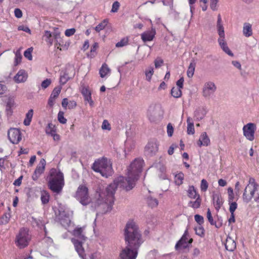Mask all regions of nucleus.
<instances>
[{
    "mask_svg": "<svg viewBox=\"0 0 259 259\" xmlns=\"http://www.w3.org/2000/svg\"><path fill=\"white\" fill-rule=\"evenodd\" d=\"M184 174L182 172H180L175 176V181L176 185L180 186L183 182Z\"/></svg>",
    "mask_w": 259,
    "mask_h": 259,
    "instance_id": "4c0bfd02",
    "label": "nucleus"
},
{
    "mask_svg": "<svg viewBox=\"0 0 259 259\" xmlns=\"http://www.w3.org/2000/svg\"><path fill=\"white\" fill-rule=\"evenodd\" d=\"M210 144V140L206 133L203 132L200 136L197 145L199 147L207 146Z\"/></svg>",
    "mask_w": 259,
    "mask_h": 259,
    "instance_id": "412c9836",
    "label": "nucleus"
},
{
    "mask_svg": "<svg viewBox=\"0 0 259 259\" xmlns=\"http://www.w3.org/2000/svg\"><path fill=\"white\" fill-rule=\"evenodd\" d=\"M212 200L215 209L218 210L223 203V198L219 194H213L212 195Z\"/></svg>",
    "mask_w": 259,
    "mask_h": 259,
    "instance_id": "b1692460",
    "label": "nucleus"
},
{
    "mask_svg": "<svg viewBox=\"0 0 259 259\" xmlns=\"http://www.w3.org/2000/svg\"><path fill=\"white\" fill-rule=\"evenodd\" d=\"M217 89V86L214 82L207 81L203 85L202 89V96L206 99H210L214 95Z\"/></svg>",
    "mask_w": 259,
    "mask_h": 259,
    "instance_id": "9b49d317",
    "label": "nucleus"
},
{
    "mask_svg": "<svg viewBox=\"0 0 259 259\" xmlns=\"http://www.w3.org/2000/svg\"><path fill=\"white\" fill-rule=\"evenodd\" d=\"M76 199L83 205H87L91 202L94 204V207H101L103 210V213H106L105 210L107 209L106 206H104L103 203L107 202L105 193L97 192L96 194V198L94 201H92L89 196L88 188L84 185H80L78 187L75 195Z\"/></svg>",
    "mask_w": 259,
    "mask_h": 259,
    "instance_id": "7ed1b4c3",
    "label": "nucleus"
},
{
    "mask_svg": "<svg viewBox=\"0 0 259 259\" xmlns=\"http://www.w3.org/2000/svg\"><path fill=\"white\" fill-rule=\"evenodd\" d=\"M75 32V29L74 28L68 29L65 31V34L66 36H70L73 35Z\"/></svg>",
    "mask_w": 259,
    "mask_h": 259,
    "instance_id": "338daca9",
    "label": "nucleus"
},
{
    "mask_svg": "<svg viewBox=\"0 0 259 259\" xmlns=\"http://www.w3.org/2000/svg\"><path fill=\"white\" fill-rule=\"evenodd\" d=\"M128 44V39L126 38H124L122 39L120 41L118 42L116 44V47L117 48L119 47H122L126 45H127Z\"/></svg>",
    "mask_w": 259,
    "mask_h": 259,
    "instance_id": "6e6d98bb",
    "label": "nucleus"
},
{
    "mask_svg": "<svg viewBox=\"0 0 259 259\" xmlns=\"http://www.w3.org/2000/svg\"><path fill=\"white\" fill-rule=\"evenodd\" d=\"M148 206L151 208L156 207L158 205V200L151 196H148L146 200Z\"/></svg>",
    "mask_w": 259,
    "mask_h": 259,
    "instance_id": "c756f323",
    "label": "nucleus"
},
{
    "mask_svg": "<svg viewBox=\"0 0 259 259\" xmlns=\"http://www.w3.org/2000/svg\"><path fill=\"white\" fill-rule=\"evenodd\" d=\"M158 145L156 141H149L145 148V153L148 156H152L155 155L158 149Z\"/></svg>",
    "mask_w": 259,
    "mask_h": 259,
    "instance_id": "4468645a",
    "label": "nucleus"
},
{
    "mask_svg": "<svg viewBox=\"0 0 259 259\" xmlns=\"http://www.w3.org/2000/svg\"><path fill=\"white\" fill-rule=\"evenodd\" d=\"M206 217L209 221V223L211 225L215 226V227L217 228H219L222 226V223H217L215 221H213V218L212 217L211 211L209 208L207 209Z\"/></svg>",
    "mask_w": 259,
    "mask_h": 259,
    "instance_id": "c85d7f7f",
    "label": "nucleus"
},
{
    "mask_svg": "<svg viewBox=\"0 0 259 259\" xmlns=\"http://www.w3.org/2000/svg\"><path fill=\"white\" fill-rule=\"evenodd\" d=\"M46 132L50 135H54V133H56L54 126L52 123H49L48 124L46 128Z\"/></svg>",
    "mask_w": 259,
    "mask_h": 259,
    "instance_id": "c03bdc74",
    "label": "nucleus"
},
{
    "mask_svg": "<svg viewBox=\"0 0 259 259\" xmlns=\"http://www.w3.org/2000/svg\"><path fill=\"white\" fill-rule=\"evenodd\" d=\"M81 93L84 97V100L89 103L91 107H93L94 103L92 99L91 92L89 87L85 86L82 87L81 90Z\"/></svg>",
    "mask_w": 259,
    "mask_h": 259,
    "instance_id": "a211bd4d",
    "label": "nucleus"
},
{
    "mask_svg": "<svg viewBox=\"0 0 259 259\" xmlns=\"http://www.w3.org/2000/svg\"><path fill=\"white\" fill-rule=\"evenodd\" d=\"M33 223L35 224L39 228L43 227L45 233H46V227L44 226V223L40 219H34Z\"/></svg>",
    "mask_w": 259,
    "mask_h": 259,
    "instance_id": "8fccbe9b",
    "label": "nucleus"
},
{
    "mask_svg": "<svg viewBox=\"0 0 259 259\" xmlns=\"http://www.w3.org/2000/svg\"><path fill=\"white\" fill-rule=\"evenodd\" d=\"M10 214H5L0 218V225L7 224L10 220Z\"/></svg>",
    "mask_w": 259,
    "mask_h": 259,
    "instance_id": "de8ad7c7",
    "label": "nucleus"
},
{
    "mask_svg": "<svg viewBox=\"0 0 259 259\" xmlns=\"http://www.w3.org/2000/svg\"><path fill=\"white\" fill-rule=\"evenodd\" d=\"M64 185V176L60 170L52 168L50 170V177L48 186L54 193H59Z\"/></svg>",
    "mask_w": 259,
    "mask_h": 259,
    "instance_id": "39448f33",
    "label": "nucleus"
},
{
    "mask_svg": "<svg viewBox=\"0 0 259 259\" xmlns=\"http://www.w3.org/2000/svg\"><path fill=\"white\" fill-rule=\"evenodd\" d=\"M240 72V74L243 77H245L249 73V70L247 66H237Z\"/></svg>",
    "mask_w": 259,
    "mask_h": 259,
    "instance_id": "58836bf2",
    "label": "nucleus"
},
{
    "mask_svg": "<svg viewBox=\"0 0 259 259\" xmlns=\"http://www.w3.org/2000/svg\"><path fill=\"white\" fill-rule=\"evenodd\" d=\"M40 199L42 204H47L50 200V194L49 192L45 190L41 191L40 192Z\"/></svg>",
    "mask_w": 259,
    "mask_h": 259,
    "instance_id": "2f4dec72",
    "label": "nucleus"
},
{
    "mask_svg": "<svg viewBox=\"0 0 259 259\" xmlns=\"http://www.w3.org/2000/svg\"><path fill=\"white\" fill-rule=\"evenodd\" d=\"M108 21L106 19L104 20L102 22L99 23L97 26L95 27V30L99 32L101 30H103L107 26Z\"/></svg>",
    "mask_w": 259,
    "mask_h": 259,
    "instance_id": "a19ab883",
    "label": "nucleus"
},
{
    "mask_svg": "<svg viewBox=\"0 0 259 259\" xmlns=\"http://www.w3.org/2000/svg\"><path fill=\"white\" fill-rule=\"evenodd\" d=\"M21 49H19L15 53V61L16 64H19L21 62L22 59V55L20 53Z\"/></svg>",
    "mask_w": 259,
    "mask_h": 259,
    "instance_id": "4d7b16f0",
    "label": "nucleus"
},
{
    "mask_svg": "<svg viewBox=\"0 0 259 259\" xmlns=\"http://www.w3.org/2000/svg\"><path fill=\"white\" fill-rule=\"evenodd\" d=\"M72 73L69 74L68 72H64L63 74L60 75V82L62 84H64L66 82L74 75V71L73 68H70Z\"/></svg>",
    "mask_w": 259,
    "mask_h": 259,
    "instance_id": "a878e982",
    "label": "nucleus"
},
{
    "mask_svg": "<svg viewBox=\"0 0 259 259\" xmlns=\"http://www.w3.org/2000/svg\"><path fill=\"white\" fill-rule=\"evenodd\" d=\"M102 128L104 130L110 131L111 126L107 120H104L102 124Z\"/></svg>",
    "mask_w": 259,
    "mask_h": 259,
    "instance_id": "680f3d73",
    "label": "nucleus"
},
{
    "mask_svg": "<svg viewBox=\"0 0 259 259\" xmlns=\"http://www.w3.org/2000/svg\"><path fill=\"white\" fill-rule=\"evenodd\" d=\"M195 221L201 226L204 223L203 217L199 214H196L194 215Z\"/></svg>",
    "mask_w": 259,
    "mask_h": 259,
    "instance_id": "13d9d810",
    "label": "nucleus"
},
{
    "mask_svg": "<svg viewBox=\"0 0 259 259\" xmlns=\"http://www.w3.org/2000/svg\"><path fill=\"white\" fill-rule=\"evenodd\" d=\"M119 3L117 1L114 2L112 4L111 12L113 13L117 12L119 9Z\"/></svg>",
    "mask_w": 259,
    "mask_h": 259,
    "instance_id": "052dcab7",
    "label": "nucleus"
},
{
    "mask_svg": "<svg viewBox=\"0 0 259 259\" xmlns=\"http://www.w3.org/2000/svg\"><path fill=\"white\" fill-rule=\"evenodd\" d=\"M64 113L63 111H60L58 114V120L62 124H65L67 122V119L64 116Z\"/></svg>",
    "mask_w": 259,
    "mask_h": 259,
    "instance_id": "a18cd8bd",
    "label": "nucleus"
},
{
    "mask_svg": "<svg viewBox=\"0 0 259 259\" xmlns=\"http://www.w3.org/2000/svg\"><path fill=\"white\" fill-rule=\"evenodd\" d=\"M171 94L174 98H179L182 95L181 89L177 87H173L171 90Z\"/></svg>",
    "mask_w": 259,
    "mask_h": 259,
    "instance_id": "e433bc0d",
    "label": "nucleus"
},
{
    "mask_svg": "<svg viewBox=\"0 0 259 259\" xmlns=\"http://www.w3.org/2000/svg\"><path fill=\"white\" fill-rule=\"evenodd\" d=\"M242 198L246 203L253 198L254 202L259 205V185L254 178H249L248 183L244 190Z\"/></svg>",
    "mask_w": 259,
    "mask_h": 259,
    "instance_id": "20e7f679",
    "label": "nucleus"
},
{
    "mask_svg": "<svg viewBox=\"0 0 259 259\" xmlns=\"http://www.w3.org/2000/svg\"><path fill=\"white\" fill-rule=\"evenodd\" d=\"M51 83V80L50 79H46L41 82V86L43 89H46L48 87Z\"/></svg>",
    "mask_w": 259,
    "mask_h": 259,
    "instance_id": "69168bd1",
    "label": "nucleus"
},
{
    "mask_svg": "<svg viewBox=\"0 0 259 259\" xmlns=\"http://www.w3.org/2000/svg\"><path fill=\"white\" fill-rule=\"evenodd\" d=\"M155 34V29L152 28L151 30L146 31L141 34V39L144 42L152 41Z\"/></svg>",
    "mask_w": 259,
    "mask_h": 259,
    "instance_id": "6ab92c4d",
    "label": "nucleus"
},
{
    "mask_svg": "<svg viewBox=\"0 0 259 259\" xmlns=\"http://www.w3.org/2000/svg\"><path fill=\"white\" fill-rule=\"evenodd\" d=\"M124 236L127 245L121 249L118 259H136L138 249L143 241L136 222L130 221L127 223L124 229Z\"/></svg>",
    "mask_w": 259,
    "mask_h": 259,
    "instance_id": "f257e3e1",
    "label": "nucleus"
},
{
    "mask_svg": "<svg viewBox=\"0 0 259 259\" xmlns=\"http://www.w3.org/2000/svg\"><path fill=\"white\" fill-rule=\"evenodd\" d=\"M187 134L188 135H193L195 133V129L193 119L191 117H188L187 119Z\"/></svg>",
    "mask_w": 259,
    "mask_h": 259,
    "instance_id": "cd10ccee",
    "label": "nucleus"
},
{
    "mask_svg": "<svg viewBox=\"0 0 259 259\" xmlns=\"http://www.w3.org/2000/svg\"><path fill=\"white\" fill-rule=\"evenodd\" d=\"M184 81V78L183 77H181L177 82L176 85H177V88H179L182 89L183 88V83Z\"/></svg>",
    "mask_w": 259,
    "mask_h": 259,
    "instance_id": "774afa93",
    "label": "nucleus"
},
{
    "mask_svg": "<svg viewBox=\"0 0 259 259\" xmlns=\"http://www.w3.org/2000/svg\"><path fill=\"white\" fill-rule=\"evenodd\" d=\"M46 160L44 159H41L39 164L37 166L32 176V178L34 181H36L40 176L44 172Z\"/></svg>",
    "mask_w": 259,
    "mask_h": 259,
    "instance_id": "f3484780",
    "label": "nucleus"
},
{
    "mask_svg": "<svg viewBox=\"0 0 259 259\" xmlns=\"http://www.w3.org/2000/svg\"><path fill=\"white\" fill-rule=\"evenodd\" d=\"M31 239L29 230L26 228H22L16 236L15 243L18 248L23 249L29 245Z\"/></svg>",
    "mask_w": 259,
    "mask_h": 259,
    "instance_id": "0eeeda50",
    "label": "nucleus"
},
{
    "mask_svg": "<svg viewBox=\"0 0 259 259\" xmlns=\"http://www.w3.org/2000/svg\"><path fill=\"white\" fill-rule=\"evenodd\" d=\"M73 238H76L79 240L85 241L86 237L83 233L82 228H76L73 231Z\"/></svg>",
    "mask_w": 259,
    "mask_h": 259,
    "instance_id": "5701e85b",
    "label": "nucleus"
},
{
    "mask_svg": "<svg viewBox=\"0 0 259 259\" xmlns=\"http://www.w3.org/2000/svg\"><path fill=\"white\" fill-rule=\"evenodd\" d=\"M188 195L191 199H195L197 196H200L194 186H190L188 190Z\"/></svg>",
    "mask_w": 259,
    "mask_h": 259,
    "instance_id": "c9c22d12",
    "label": "nucleus"
},
{
    "mask_svg": "<svg viewBox=\"0 0 259 259\" xmlns=\"http://www.w3.org/2000/svg\"><path fill=\"white\" fill-rule=\"evenodd\" d=\"M52 33V36L53 38H54L55 40L56 41L57 44L58 42L60 45V41L61 39L60 37V32L58 30V29L57 28H55L54 29V31Z\"/></svg>",
    "mask_w": 259,
    "mask_h": 259,
    "instance_id": "79ce46f5",
    "label": "nucleus"
},
{
    "mask_svg": "<svg viewBox=\"0 0 259 259\" xmlns=\"http://www.w3.org/2000/svg\"><path fill=\"white\" fill-rule=\"evenodd\" d=\"M230 207H229V210L231 212V214H233L234 213V211H235L237 207V204L236 202H234L232 201L231 202H229Z\"/></svg>",
    "mask_w": 259,
    "mask_h": 259,
    "instance_id": "603ef678",
    "label": "nucleus"
},
{
    "mask_svg": "<svg viewBox=\"0 0 259 259\" xmlns=\"http://www.w3.org/2000/svg\"><path fill=\"white\" fill-rule=\"evenodd\" d=\"M195 201H190L188 203V206L194 209L198 208L201 203V199L200 196H197Z\"/></svg>",
    "mask_w": 259,
    "mask_h": 259,
    "instance_id": "473e14b6",
    "label": "nucleus"
},
{
    "mask_svg": "<svg viewBox=\"0 0 259 259\" xmlns=\"http://www.w3.org/2000/svg\"><path fill=\"white\" fill-rule=\"evenodd\" d=\"M144 160L140 158L134 159L127 167V175L129 178H134L138 180L140 174L142 172L144 166Z\"/></svg>",
    "mask_w": 259,
    "mask_h": 259,
    "instance_id": "1a4fd4ad",
    "label": "nucleus"
},
{
    "mask_svg": "<svg viewBox=\"0 0 259 259\" xmlns=\"http://www.w3.org/2000/svg\"><path fill=\"white\" fill-rule=\"evenodd\" d=\"M195 71L194 66H189L187 70V74L188 77L191 78L193 76Z\"/></svg>",
    "mask_w": 259,
    "mask_h": 259,
    "instance_id": "0e129e2a",
    "label": "nucleus"
},
{
    "mask_svg": "<svg viewBox=\"0 0 259 259\" xmlns=\"http://www.w3.org/2000/svg\"><path fill=\"white\" fill-rule=\"evenodd\" d=\"M163 113V110L160 105L152 104L148 108L147 116L151 122H156L162 119Z\"/></svg>",
    "mask_w": 259,
    "mask_h": 259,
    "instance_id": "9d476101",
    "label": "nucleus"
},
{
    "mask_svg": "<svg viewBox=\"0 0 259 259\" xmlns=\"http://www.w3.org/2000/svg\"><path fill=\"white\" fill-rule=\"evenodd\" d=\"M60 92H61V88H55L53 90L50 96L53 97V98L56 99L58 97Z\"/></svg>",
    "mask_w": 259,
    "mask_h": 259,
    "instance_id": "864d4df0",
    "label": "nucleus"
},
{
    "mask_svg": "<svg viewBox=\"0 0 259 259\" xmlns=\"http://www.w3.org/2000/svg\"><path fill=\"white\" fill-rule=\"evenodd\" d=\"M45 41L50 46L52 45L53 43V38L52 36V33L48 30L45 31V33L43 36Z\"/></svg>",
    "mask_w": 259,
    "mask_h": 259,
    "instance_id": "f704fd0d",
    "label": "nucleus"
},
{
    "mask_svg": "<svg viewBox=\"0 0 259 259\" xmlns=\"http://www.w3.org/2000/svg\"><path fill=\"white\" fill-rule=\"evenodd\" d=\"M256 129V125L254 123L250 122L246 124L242 128L244 136L250 141H253Z\"/></svg>",
    "mask_w": 259,
    "mask_h": 259,
    "instance_id": "f8f14e48",
    "label": "nucleus"
},
{
    "mask_svg": "<svg viewBox=\"0 0 259 259\" xmlns=\"http://www.w3.org/2000/svg\"><path fill=\"white\" fill-rule=\"evenodd\" d=\"M217 28L219 35L218 39L219 44L222 50L229 56H233V54L227 46V44L225 40L224 28L223 24L222 18L220 14L218 15L217 22Z\"/></svg>",
    "mask_w": 259,
    "mask_h": 259,
    "instance_id": "6e6552de",
    "label": "nucleus"
},
{
    "mask_svg": "<svg viewBox=\"0 0 259 259\" xmlns=\"http://www.w3.org/2000/svg\"><path fill=\"white\" fill-rule=\"evenodd\" d=\"M10 141L14 144H18L21 140L22 136L20 131L17 128H11L8 132Z\"/></svg>",
    "mask_w": 259,
    "mask_h": 259,
    "instance_id": "ddd939ff",
    "label": "nucleus"
},
{
    "mask_svg": "<svg viewBox=\"0 0 259 259\" xmlns=\"http://www.w3.org/2000/svg\"><path fill=\"white\" fill-rule=\"evenodd\" d=\"M33 51L32 48H29L27 49L24 53V57L28 59L29 60H31L32 59V52Z\"/></svg>",
    "mask_w": 259,
    "mask_h": 259,
    "instance_id": "09e8293b",
    "label": "nucleus"
},
{
    "mask_svg": "<svg viewBox=\"0 0 259 259\" xmlns=\"http://www.w3.org/2000/svg\"><path fill=\"white\" fill-rule=\"evenodd\" d=\"M146 79L147 81H150L154 73V69L152 67H149L145 71Z\"/></svg>",
    "mask_w": 259,
    "mask_h": 259,
    "instance_id": "ea45409f",
    "label": "nucleus"
},
{
    "mask_svg": "<svg viewBox=\"0 0 259 259\" xmlns=\"http://www.w3.org/2000/svg\"><path fill=\"white\" fill-rule=\"evenodd\" d=\"M236 247V244L234 240L230 237H227L225 243L226 249L229 251H233Z\"/></svg>",
    "mask_w": 259,
    "mask_h": 259,
    "instance_id": "393cba45",
    "label": "nucleus"
},
{
    "mask_svg": "<svg viewBox=\"0 0 259 259\" xmlns=\"http://www.w3.org/2000/svg\"><path fill=\"white\" fill-rule=\"evenodd\" d=\"M137 181L134 178H129L127 175L126 178L119 176L115 179L113 183L110 184L106 188L107 194L105 195V197L107 202L103 203V205L107 207L105 212H108L112 209L114 202V194L116 188H119L126 191H130L135 187Z\"/></svg>",
    "mask_w": 259,
    "mask_h": 259,
    "instance_id": "f03ea898",
    "label": "nucleus"
},
{
    "mask_svg": "<svg viewBox=\"0 0 259 259\" xmlns=\"http://www.w3.org/2000/svg\"><path fill=\"white\" fill-rule=\"evenodd\" d=\"M100 76L102 78L107 77L110 74V69L108 67V66H102L99 71Z\"/></svg>",
    "mask_w": 259,
    "mask_h": 259,
    "instance_id": "72a5a7b5",
    "label": "nucleus"
},
{
    "mask_svg": "<svg viewBox=\"0 0 259 259\" xmlns=\"http://www.w3.org/2000/svg\"><path fill=\"white\" fill-rule=\"evenodd\" d=\"M85 241L79 240L76 238H72L71 242L74 245L75 249L78 255L82 258L85 256L84 249L82 247V244Z\"/></svg>",
    "mask_w": 259,
    "mask_h": 259,
    "instance_id": "dca6fc26",
    "label": "nucleus"
},
{
    "mask_svg": "<svg viewBox=\"0 0 259 259\" xmlns=\"http://www.w3.org/2000/svg\"><path fill=\"white\" fill-rule=\"evenodd\" d=\"M28 78L27 73L24 70H19L14 77V81L17 83L24 82Z\"/></svg>",
    "mask_w": 259,
    "mask_h": 259,
    "instance_id": "aec40b11",
    "label": "nucleus"
},
{
    "mask_svg": "<svg viewBox=\"0 0 259 259\" xmlns=\"http://www.w3.org/2000/svg\"><path fill=\"white\" fill-rule=\"evenodd\" d=\"M167 134L168 137H170L172 136L174 133V127L170 123L167 125Z\"/></svg>",
    "mask_w": 259,
    "mask_h": 259,
    "instance_id": "e2e57ef3",
    "label": "nucleus"
},
{
    "mask_svg": "<svg viewBox=\"0 0 259 259\" xmlns=\"http://www.w3.org/2000/svg\"><path fill=\"white\" fill-rule=\"evenodd\" d=\"M218 0H210V7L212 11H215L218 10Z\"/></svg>",
    "mask_w": 259,
    "mask_h": 259,
    "instance_id": "bf43d9fd",
    "label": "nucleus"
},
{
    "mask_svg": "<svg viewBox=\"0 0 259 259\" xmlns=\"http://www.w3.org/2000/svg\"><path fill=\"white\" fill-rule=\"evenodd\" d=\"M33 115V109H31L29 110L27 113L26 114L25 118L23 121V123L25 125L28 126L30 125Z\"/></svg>",
    "mask_w": 259,
    "mask_h": 259,
    "instance_id": "7c9ffc66",
    "label": "nucleus"
},
{
    "mask_svg": "<svg viewBox=\"0 0 259 259\" xmlns=\"http://www.w3.org/2000/svg\"><path fill=\"white\" fill-rule=\"evenodd\" d=\"M98 48V44L95 42L91 47L90 54L88 55L90 57H93L97 54V50Z\"/></svg>",
    "mask_w": 259,
    "mask_h": 259,
    "instance_id": "37998d69",
    "label": "nucleus"
},
{
    "mask_svg": "<svg viewBox=\"0 0 259 259\" xmlns=\"http://www.w3.org/2000/svg\"><path fill=\"white\" fill-rule=\"evenodd\" d=\"M206 113V111L204 107H199L194 111V118L196 120L199 121L202 119Z\"/></svg>",
    "mask_w": 259,
    "mask_h": 259,
    "instance_id": "4be33fe9",
    "label": "nucleus"
},
{
    "mask_svg": "<svg viewBox=\"0 0 259 259\" xmlns=\"http://www.w3.org/2000/svg\"><path fill=\"white\" fill-rule=\"evenodd\" d=\"M188 230H186L182 237L180 240L175 245V248L176 250H178L180 248H186L188 246V243H191L193 241L192 238L190 239L188 241Z\"/></svg>",
    "mask_w": 259,
    "mask_h": 259,
    "instance_id": "2eb2a0df",
    "label": "nucleus"
},
{
    "mask_svg": "<svg viewBox=\"0 0 259 259\" xmlns=\"http://www.w3.org/2000/svg\"><path fill=\"white\" fill-rule=\"evenodd\" d=\"M208 183L205 179H202L201 181L200 189L202 191L205 192L208 188Z\"/></svg>",
    "mask_w": 259,
    "mask_h": 259,
    "instance_id": "5fc2aeb1",
    "label": "nucleus"
},
{
    "mask_svg": "<svg viewBox=\"0 0 259 259\" xmlns=\"http://www.w3.org/2000/svg\"><path fill=\"white\" fill-rule=\"evenodd\" d=\"M228 201L229 202H231L234 199V194L233 193V190L231 187H229L228 189Z\"/></svg>",
    "mask_w": 259,
    "mask_h": 259,
    "instance_id": "3c124183",
    "label": "nucleus"
},
{
    "mask_svg": "<svg viewBox=\"0 0 259 259\" xmlns=\"http://www.w3.org/2000/svg\"><path fill=\"white\" fill-rule=\"evenodd\" d=\"M195 231V233L197 235L202 237L204 235V228L201 226H198L195 227L194 229Z\"/></svg>",
    "mask_w": 259,
    "mask_h": 259,
    "instance_id": "49530a36",
    "label": "nucleus"
},
{
    "mask_svg": "<svg viewBox=\"0 0 259 259\" xmlns=\"http://www.w3.org/2000/svg\"><path fill=\"white\" fill-rule=\"evenodd\" d=\"M93 169L99 172L103 177L108 178L113 174L112 164L106 158H102L96 160L93 165Z\"/></svg>",
    "mask_w": 259,
    "mask_h": 259,
    "instance_id": "423d86ee",
    "label": "nucleus"
},
{
    "mask_svg": "<svg viewBox=\"0 0 259 259\" xmlns=\"http://www.w3.org/2000/svg\"><path fill=\"white\" fill-rule=\"evenodd\" d=\"M243 34L247 37H250L252 35V25L249 23H244L243 27Z\"/></svg>",
    "mask_w": 259,
    "mask_h": 259,
    "instance_id": "bb28decb",
    "label": "nucleus"
}]
</instances>
